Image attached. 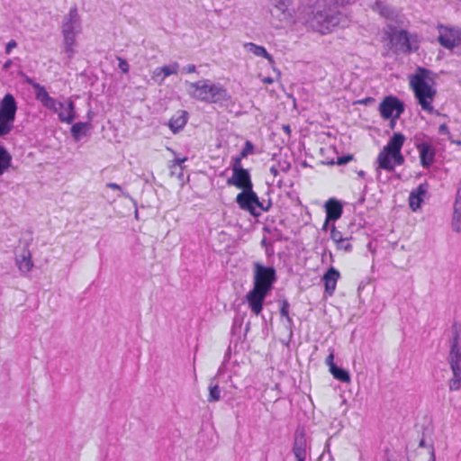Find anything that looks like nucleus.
I'll use <instances>...</instances> for the list:
<instances>
[{
    "label": "nucleus",
    "instance_id": "1",
    "mask_svg": "<svg viewBox=\"0 0 461 461\" xmlns=\"http://www.w3.org/2000/svg\"><path fill=\"white\" fill-rule=\"evenodd\" d=\"M341 3L343 0H340ZM339 0H324L318 3L312 11L308 19L309 25L315 32L326 34L331 30L346 22L345 15L338 9Z\"/></svg>",
    "mask_w": 461,
    "mask_h": 461
},
{
    "label": "nucleus",
    "instance_id": "2",
    "mask_svg": "<svg viewBox=\"0 0 461 461\" xmlns=\"http://www.w3.org/2000/svg\"><path fill=\"white\" fill-rule=\"evenodd\" d=\"M17 112V103L14 96L7 93L0 101V137L8 135L14 129ZM12 156L9 151L0 145V176L8 171L12 166Z\"/></svg>",
    "mask_w": 461,
    "mask_h": 461
},
{
    "label": "nucleus",
    "instance_id": "3",
    "mask_svg": "<svg viewBox=\"0 0 461 461\" xmlns=\"http://www.w3.org/2000/svg\"><path fill=\"white\" fill-rule=\"evenodd\" d=\"M430 73L431 71L429 69L418 67L415 74L411 75L410 77V86L421 109L430 114L439 115V113L432 106L437 90L428 82Z\"/></svg>",
    "mask_w": 461,
    "mask_h": 461
},
{
    "label": "nucleus",
    "instance_id": "4",
    "mask_svg": "<svg viewBox=\"0 0 461 461\" xmlns=\"http://www.w3.org/2000/svg\"><path fill=\"white\" fill-rule=\"evenodd\" d=\"M452 338L449 341V353L447 363L452 372V377L447 385L450 392H456L461 388V326L457 322L452 325Z\"/></svg>",
    "mask_w": 461,
    "mask_h": 461
},
{
    "label": "nucleus",
    "instance_id": "5",
    "mask_svg": "<svg viewBox=\"0 0 461 461\" xmlns=\"http://www.w3.org/2000/svg\"><path fill=\"white\" fill-rule=\"evenodd\" d=\"M82 25L80 16L77 6L70 8L68 14L64 17L61 25V33L63 36L64 52L67 59H73L77 45V36L81 33Z\"/></svg>",
    "mask_w": 461,
    "mask_h": 461
},
{
    "label": "nucleus",
    "instance_id": "6",
    "mask_svg": "<svg viewBox=\"0 0 461 461\" xmlns=\"http://www.w3.org/2000/svg\"><path fill=\"white\" fill-rule=\"evenodd\" d=\"M253 287L269 293L276 282V270L272 266H265L257 261L253 263Z\"/></svg>",
    "mask_w": 461,
    "mask_h": 461
},
{
    "label": "nucleus",
    "instance_id": "7",
    "mask_svg": "<svg viewBox=\"0 0 461 461\" xmlns=\"http://www.w3.org/2000/svg\"><path fill=\"white\" fill-rule=\"evenodd\" d=\"M258 199L259 197L253 188H249L239 193L235 202L241 210L249 212L254 217H259L260 212L257 210Z\"/></svg>",
    "mask_w": 461,
    "mask_h": 461
},
{
    "label": "nucleus",
    "instance_id": "8",
    "mask_svg": "<svg viewBox=\"0 0 461 461\" xmlns=\"http://www.w3.org/2000/svg\"><path fill=\"white\" fill-rule=\"evenodd\" d=\"M379 111L381 116L385 120H388L394 115L395 117H400L404 112V104L398 97L389 95L384 97L380 103Z\"/></svg>",
    "mask_w": 461,
    "mask_h": 461
},
{
    "label": "nucleus",
    "instance_id": "9",
    "mask_svg": "<svg viewBox=\"0 0 461 461\" xmlns=\"http://www.w3.org/2000/svg\"><path fill=\"white\" fill-rule=\"evenodd\" d=\"M390 41L392 44L402 53H411L418 50V46H412L411 35L406 30L393 32Z\"/></svg>",
    "mask_w": 461,
    "mask_h": 461
},
{
    "label": "nucleus",
    "instance_id": "10",
    "mask_svg": "<svg viewBox=\"0 0 461 461\" xmlns=\"http://www.w3.org/2000/svg\"><path fill=\"white\" fill-rule=\"evenodd\" d=\"M415 147L419 152L420 163L421 167L428 169L435 161L436 149L431 142L419 141L416 140Z\"/></svg>",
    "mask_w": 461,
    "mask_h": 461
},
{
    "label": "nucleus",
    "instance_id": "11",
    "mask_svg": "<svg viewBox=\"0 0 461 461\" xmlns=\"http://www.w3.org/2000/svg\"><path fill=\"white\" fill-rule=\"evenodd\" d=\"M185 85L187 86V93L192 98L207 103L209 98L208 88H210L211 86L210 80L203 79L196 82L186 81Z\"/></svg>",
    "mask_w": 461,
    "mask_h": 461
},
{
    "label": "nucleus",
    "instance_id": "12",
    "mask_svg": "<svg viewBox=\"0 0 461 461\" xmlns=\"http://www.w3.org/2000/svg\"><path fill=\"white\" fill-rule=\"evenodd\" d=\"M373 10L378 13L381 16L388 20L393 21L399 25H402L404 23V15L402 14L398 10L385 4L383 1H375V5H373Z\"/></svg>",
    "mask_w": 461,
    "mask_h": 461
},
{
    "label": "nucleus",
    "instance_id": "13",
    "mask_svg": "<svg viewBox=\"0 0 461 461\" xmlns=\"http://www.w3.org/2000/svg\"><path fill=\"white\" fill-rule=\"evenodd\" d=\"M267 294V292L255 287L246 294V301L255 315H258L262 312L264 302Z\"/></svg>",
    "mask_w": 461,
    "mask_h": 461
},
{
    "label": "nucleus",
    "instance_id": "14",
    "mask_svg": "<svg viewBox=\"0 0 461 461\" xmlns=\"http://www.w3.org/2000/svg\"><path fill=\"white\" fill-rule=\"evenodd\" d=\"M227 185L229 186H236L239 189L246 190L253 188V183L251 181L250 173L248 169H243L232 173L231 177L227 179Z\"/></svg>",
    "mask_w": 461,
    "mask_h": 461
},
{
    "label": "nucleus",
    "instance_id": "15",
    "mask_svg": "<svg viewBox=\"0 0 461 461\" xmlns=\"http://www.w3.org/2000/svg\"><path fill=\"white\" fill-rule=\"evenodd\" d=\"M61 106L57 105L55 109H51L54 113H58L60 122L72 123L76 119L75 104L70 99L65 102H58Z\"/></svg>",
    "mask_w": 461,
    "mask_h": 461
},
{
    "label": "nucleus",
    "instance_id": "16",
    "mask_svg": "<svg viewBox=\"0 0 461 461\" xmlns=\"http://www.w3.org/2000/svg\"><path fill=\"white\" fill-rule=\"evenodd\" d=\"M208 95V104H223L230 101L231 96L227 89L221 84H211Z\"/></svg>",
    "mask_w": 461,
    "mask_h": 461
},
{
    "label": "nucleus",
    "instance_id": "17",
    "mask_svg": "<svg viewBox=\"0 0 461 461\" xmlns=\"http://www.w3.org/2000/svg\"><path fill=\"white\" fill-rule=\"evenodd\" d=\"M293 453L297 461H305L306 457V436L303 429H297L294 433Z\"/></svg>",
    "mask_w": 461,
    "mask_h": 461
},
{
    "label": "nucleus",
    "instance_id": "18",
    "mask_svg": "<svg viewBox=\"0 0 461 461\" xmlns=\"http://www.w3.org/2000/svg\"><path fill=\"white\" fill-rule=\"evenodd\" d=\"M438 41L444 48L447 50H453L456 46L460 44L461 37L458 31L453 29H446L443 32L439 33Z\"/></svg>",
    "mask_w": 461,
    "mask_h": 461
},
{
    "label": "nucleus",
    "instance_id": "19",
    "mask_svg": "<svg viewBox=\"0 0 461 461\" xmlns=\"http://www.w3.org/2000/svg\"><path fill=\"white\" fill-rule=\"evenodd\" d=\"M189 119V113L185 110L176 111L170 118L167 125L170 131L176 134L180 132L186 125Z\"/></svg>",
    "mask_w": 461,
    "mask_h": 461
},
{
    "label": "nucleus",
    "instance_id": "20",
    "mask_svg": "<svg viewBox=\"0 0 461 461\" xmlns=\"http://www.w3.org/2000/svg\"><path fill=\"white\" fill-rule=\"evenodd\" d=\"M33 89L35 92L36 99L40 101L47 109H55L57 105H59L58 101L50 96L49 93L46 91L43 86L35 84L33 86ZM59 106H61V104H59Z\"/></svg>",
    "mask_w": 461,
    "mask_h": 461
},
{
    "label": "nucleus",
    "instance_id": "21",
    "mask_svg": "<svg viewBox=\"0 0 461 461\" xmlns=\"http://www.w3.org/2000/svg\"><path fill=\"white\" fill-rule=\"evenodd\" d=\"M324 207L328 221H336L341 217L343 212V206L339 200L335 198H330L325 203Z\"/></svg>",
    "mask_w": 461,
    "mask_h": 461
},
{
    "label": "nucleus",
    "instance_id": "22",
    "mask_svg": "<svg viewBox=\"0 0 461 461\" xmlns=\"http://www.w3.org/2000/svg\"><path fill=\"white\" fill-rule=\"evenodd\" d=\"M340 274L339 270L330 267L323 276V281L325 285V292L329 295H332L336 289L338 279L339 278Z\"/></svg>",
    "mask_w": 461,
    "mask_h": 461
},
{
    "label": "nucleus",
    "instance_id": "23",
    "mask_svg": "<svg viewBox=\"0 0 461 461\" xmlns=\"http://www.w3.org/2000/svg\"><path fill=\"white\" fill-rule=\"evenodd\" d=\"M272 9L270 13L273 16L277 17L279 20L285 19L290 16L288 7L291 4L290 0H271Z\"/></svg>",
    "mask_w": 461,
    "mask_h": 461
},
{
    "label": "nucleus",
    "instance_id": "24",
    "mask_svg": "<svg viewBox=\"0 0 461 461\" xmlns=\"http://www.w3.org/2000/svg\"><path fill=\"white\" fill-rule=\"evenodd\" d=\"M377 164L378 167L376 168L377 175H380L379 169H384L388 172H393L394 171V165L393 161V158L391 156L390 152H386L385 149H383V150L378 154L377 157Z\"/></svg>",
    "mask_w": 461,
    "mask_h": 461
},
{
    "label": "nucleus",
    "instance_id": "25",
    "mask_svg": "<svg viewBox=\"0 0 461 461\" xmlns=\"http://www.w3.org/2000/svg\"><path fill=\"white\" fill-rule=\"evenodd\" d=\"M405 141V136L401 132H394L384 147L386 152L393 153L401 151Z\"/></svg>",
    "mask_w": 461,
    "mask_h": 461
},
{
    "label": "nucleus",
    "instance_id": "26",
    "mask_svg": "<svg viewBox=\"0 0 461 461\" xmlns=\"http://www.w3.org/2000/svg\"><path fill=\"white\" fill-rule=\"evenodd\" d=\"M244 48L248 52H250L257 57L265 58L270 65L275 63L273 56L267 52L265 47L257 45L253 42H247L244 44Z\"/></svg>",
    "mask_w": 461,
    "mask_h": 461
},
{
    "label": "nucleus",
    "instance_id": "27",
    "mask_svg": "<svg viewBox=\"0 0 461 461\" xmlns=\"http://www.w3.org/2000/svg\"><path fill=\"white\" fill-rule=\"evenodd\" d=\"M91 127L90 122H79L72 125L70 131L73 139L76 141H79L83 137L86 136L87 130Z\"/></svg>",
    "mask_w": 461,
    "mask_h": 461
},
{
    "label": "nucleus",
    "instance_id": "28",
    "mask_svg": "<svg viewBox=\"0 0 461 461\" xmlns=\"http://www.w3.org/2000/svg\"><path fill=\"white\" fill-rule=\"evenodd\" d=\"M16 265L22 273L26 274V273L30 272L33 266V263L31 258L30 251L23 253L21 256V258H17Z\"/></svg>",
    "mask_w": 461,
    "mask_h": 461
},
{
    "label": "nucleus",
    "instance_id": "29",
    "mask_svg": "<svg viewBox=\"0 0 461 461\" xmlns=\"http://www.w3.org/2000/svg\"><path fill=\"white\" fill-rule=\"evenodd\" d=\"M333 377L339 382L342 383H349L350 382V375L348 370L338 366L337 365L331 366V370L330 371Z\"/></svg>",
    "mask_w": 461,
    "mask_h": 461
},
{
    "label": "nucleus",
    "instance_id": "30",
    "mask_svg": "<svg viewBox=\"0 0 461 461\" xmlns=\"http://www.w3.org/2000/svg\"><path fill=\"white\" fill-rule=\"evenodd\" d=\"M215 380V377L212 378L209 384V395L207 399L209 402H218L221 398V390Z\"/></svg>",
    "mask_w": 461,
    "mask_h": 461
},
{
    "label": "nucleus",
    "instance_id": "31",
    "mask_svg": "<svg viewBox=\"0 0 461 461\" xmlns=\"http://www.w3.org/2000/svg\"><path fill=\"white\" fill-rule=\"evenodd\" d=\"M178 68H179V64L177 62H173L169 65H166L161 68H156L155 74L157 76H158L160 73H163V75H164L163 78H165L168 76L176 74L178 71Z\"/></svg>",
    "mask_w": 461,
    "mask_h": 461
},
{
    "label": "nucleus",
    "instance_id": "32",
    "mask_svg": "<svg viewBox=\"0 0 461 461\" xmlns=\"http://www.w3.org/2000/svg\"><path fill=\"white\" fill-rule=\"evenodd\" d=\"M289 307L290 304L287 300L284 299L281 302V307H280V314L283 317H285L287 323L289 326H292L294 324L293 320L289 316Z\"/></svg>",
    "mask_w": 461,
    "mask_h": 461
},
{
    "label": "nucleus",
    "instance_id": "33",
    "mask_svg": "<svg viewBox=\"0 0 461 461\" xmlns=\"http://www.w3.org/2000/svg\"><path fill=\"white\" fill-rule=\"evenodd\" d=\"M422 202H423V198H421L411 192L410 196H409V204H410L411 209L413 212L417 211L420 207V204Z\"/></svg>",
    "mask_w": 461,
    "mask_h": 461
},
{
    "label": "nucleus",
    "instance_id": "34",
    "mask_svg": "<svg viewBox=\"0 0 461 461\" xmlns=\"http://www.w3.org/2000/svg\"><path fill=\"white\" fill-rule=\"evenodd\" d=\"M348 237H344L342 240H339L336 244V248L339 250H343L346 252H350L353 249L352 245L349 242Z\"/></svg>",
    "mask_w": 461,
    "mask_h": 461
},
{
    "label": "nucleus",
    "instance_id": "35",
    "mask_svg": "<svg viewBox=\"0 0 461 461\" xmlns=\"http://www.w3.org/2000/svg\"><path fill=\"white\" fill-rule=\"evenodd\" d=\"M253 150H254L253 143L251 141H249V140H247L245 142V145H244L243 149H241V151L240 153V156L241 158H246L249 154L253 153Z\"/></svg>",
    "mask_w": 461,
    "mask_h": 461
},
{
    "label": "nucleus",
    "instance_id": "36",
    "mask_svg": "<svg viewBox=\"0 0 461 461\" xmlns=\"http://www.w3.org/2000/svg\"><path fill=\"white\" fill-rule=\"evenodd\" d=\"M271 207H272V202H271L270 199L267 200V202L266 201H260L258 199L257 210H258L260 212V214L262 213V212H268Z\"/></svg>",
    "mask_w": 461,
    "mask_h": 461
},
{
    "label": "nucleus",
    "instance_id": "37",
    "mask_svg": "<svg viewBox=\"0 0 461 461\" xmlns=\"http://www.w3.org/2000/svg\"><path fill=\"white\" fill-rule=\"evenodd\" d=\"M453 216L461 217V195H460L459 192L457 193V195L456 197V201L454 203Z\"/></svg>",
    "mask_w": 461,
    "mask_h": 461
},
{
    "label": "nucleus",
    "instance_id": "38",
    "mask_svg": "<svg viewBox=\"0 0 461 461\" xmlns=\"http://www.w3.org/2000/svg\"><path fill=\"white\" fill-rule=\"evenodd\" d=\"M344 237L342 233L338 230L334 224H332L330 229V239L333 240L334 243H337L339 240H342Z\"/></svg>",
    "mask_w": 461,
    "mask_h": 461
},
{
    "label": "nucleus",
    "instance_id": "39",
    "mask_svg": "<svg viewBox=\"0 0 461 461\" xmlns=\"http://www.w3.org/2000/svg\"><path fill=\"white\" fill-rule=\"evenodd\" d=\"M391 156L393 158L394 167L401 166L404 163V158L401 151L391 153Z\"/></svg>",
    "mask_w": 461,
    "mask_h": 461
},
{
    "label": "nucleus",
    "instance_id": "40",
    "mask_svg": "<svg viewBox=\"0 0 461 461\" xmlns=\"http://www.w3.org/2000/svg\"><path fill=\"white\" fill-rule=\"evenodd\" d=\"M427 191H428V184L424 183V184H420L416 189L412 190L411 193L423 198V196L425 195Z\"/></svg>",
    "mask_w": 461,
    "mask_h": 461
},
{
    "label": "nucleus",
    "instance_id": "41",
    "mask_svg": "<svg viewBox=\"0 0 461 461\" xmlns=\"http://www.w3.org/2000/svg\"><path fill=\"white\" fill-rule=\"evenodd\" d=\"M242 158H241L240 155L232 158V173L235 172V170L240 171L244 169L241 166Z\"/></svg>",
    "mask_w": 461,
    "mask_h": 461
},
{
    "label": "nucleus",
    "instance_id": "42",
    "mask_svg": "<svg viewBox=\"0 0 461 461\" xmlns=\"http://www.w3.org/2000/svg\"><path fill=\"white\" fill-rule=\"evenodd\" d=\"M354 159V156L352 154H347L340 157H338L337 158V164L339 166L346 165L349 161Z\"/></svg>",
    "mask_w": 461,
    "mask_h": 461
},
{
    "label": "nucleus",
    "instance_id": "43",
    "mask_svg": "<svg viewBox=\"0 0 461 461\" xmlns=\"http://www.w3.org/2000/svg\"><path fill=\"white\" fill-rule=\"evenodd\" d=\"M452 229L454 231L456 232H460L461 231V217H455V216H452Z\"/></svg>",
    "mask_w": 461,
    "mask_h": 461
},
{
    "label": "nucleus",
    "instance_id": "44",
    "mask_svg": "<svg viewBox=\"0 0 461 461\" xmlns=\"http://www.w3.org/2000/svg\"><path fill=\"white\" fill-rule=\"evenodd\" d=\"M106 186L108 188H111V189H113V190H119L121 192V195L123 196V197H130L129 194L125 193L122 189V187L118 184H116V183H112V182L107 183Z\"/></svg>",
    "mask_w": 461,
    "mask_h": 461
},
{
    "label": "nucleus",
    "instance_id": "45",
    "mask_svg": "<svg viewBox=\"0 0 461 461\" xmlns=\"http://www.w3.org/2000/svg\"><path fill=\"white\" fill-rule=\"evenodd\" d=\"M118 60H119V68L122 70V72L128 73L129 69H130V65L126 61V59L118 58Z\"/></svg>",
    "mask_w": 461,
    "mask_h": 461
},
{
    "label": "nucleus",
    "instance_id": "46",
    "mask_svg": "<svg viewBox=\"0 0 461 461\" xmlns=\"http://www.w3.org/2000/svg\"><path fill=\"white\" fill-rule=\"evenodd\" d=\"M17 47V42L14 40H11L5 46V53L10 54L12 50Z\"/></svg>",
    "mask_w": 461,
    "mask_h": 461
},
{
    "label": "nucleus",
    "instance_id": "47",
    "mask_svg": "<svg viewBox=\"0 0 461 461\" xmlns=\"http://www.w3.org/2000/svg\"><path fill=\"white\" fill-rule=\"evenodd\" d=\"M438 133L443 135H450V131L448 130V127L446 123H442L438 127Z\"/></svg>",
    "mask_w": 461,
    "mask_h": 461
},
{
    "label": "nucleus",
    "instance_id": "48",
    "mask_svg": "<svg viewBox=\"0 0 461 461\" xmlns=\"http://www.w3.org/2000/svg\"><path fill=\"white\" fill-rule=\"evenodd\" d=\"M429 457L428 461H436L435 449H434V447L432 444L429 445ZM408 461H411V460L408 459Z\"/></svg>",
    "mask_w": 461,
    "mask_h": 461
},
{
    "label": "nucleus",
    "instance_id": "49",
    "mask_svg": "<svg viewBox=\"0 0 461 461\" xmlns=\"http://www.w3.org/2000/svg\"><path fill=\"white\" fill-rule=\"evenodd\" d=\"M333 360H334V355H333V353H330V354L326 357V360H325L326 365H327V366H329V369H330V371L331 370V366H332V365H336V364L334 363V361H333Z\"/></svg>",
    "mask_w": 461,
    "mask_h": 461
},
{
    "label": "nucleus",
    "instance_id": "50",
    "mask_svg": "<svg viewBox=\"0 0 461 461\" xmlns=\"http://www.w3.org/2000/svg\"><path fill=\"white\" fill-rule=\"evenodd\" d=\"M183 71L186 73H194L196 71V67L194 64H188L183 68Z\"/></svg>",
    "mask_w": 461,
    "mask_h": 461
},
{
    "label": "nucleus",
    "instance_id": "51",
    "mask_svg": "<svg viewBox=\"0 0 461 461\" xmlns=\"http://www.w3.org/2000/svg\"><path fill=\"white\" fill-rule=\"evenodd\" d=\"M269 171L274 176H276L279 174V170L277 167L275 165L269 168Z\"/></svg>",
    "mask_w": 461,
    "mask_h": 461
},
{
    "label": "nucleus",
    "instance_id": "52",
    "mask_svg": "<svg viewBox=\"0 0 461 461\" xmlns=\"http://www.w3.org/2000/svg\"><path fill=\"white\" fill-rule=\"evenodd\" d=\"M397 118H398V117H395V115L390 118V119H391V121H390V122H389V127H390L391 129H394V128H395V125H396V119H397Z\"/></svg>",
    "mask_w": 461,
    "mask_h": 461
},
{
    "label": "nucleus",
    "instance_id": "53",
    "mask_svg": "<svg viewBox=\"0 0 461 461\" xmlns=\"http://www.w3.org/2000/svg\"><path fill=\"white\" fill-rule=\"evenodd\" d=\"M281 169L285 172H287L290 169V164L284 162V165L281 167Z\"/></svg>",
    "mask_w": 461,
    "mask_h": 461
},
{
    "label": "nucleus",
    "instance_id": "54",
    "mask_svg": "<svg viewBox=\"0 0 461 461\" xmlns=\"http://www.w3.org/2000/svg\"><path fill=\"white\" fill-rule=\"evenodd\" d=\"M26 82H27L31 86H32V87H33V86H34L35 84H38V83H37V82H35L32 78H30V77H27V78H26Z\"/></svg>",
    "mask_w": 461,
    "mask_h": 461
},
{
    "label": "nucleus",
    "instance_id": "55",
    "mask_svg": "<svg viewBox=\"0 0 461 461\" xmlns=\"http://www.w3.org/2000/svg\"><path fill=\"white\" fill-rule=\"evenodd\" d=\"M330 221H328V218L326 217L325 221H324L323 226H322V230H328Z\"/></svg>",
    "mask_w": 461,
    "mask_h": 461
},
{
    "label": "nucleus",
    "instance_id": "56",
    "mask_svg": "<svg viewBox=\"0 0 461 461\" xmlns=\"http://www.w3.org/2000/svg\"><path fill=\"white\" fill-rule=\"evenodd\" d=\"M11 65H12V60L8 59V60L5 61V63L4 64L3 68L5 69H7V68H9L11 67Z\"/></svg>",
    "mask_w": 461,
    "mask_h": 461
},
{
    "label": "nucleus",
    "instance_id": "57",
    "mask_svg": "<svg viewBox=\"0 0 461 461\" xmlns=\"http://www.w3.org/2000/svg\"><path fill=\"white\" fill-rule=\"evenodd\" d=\"M419 447H427V444H426V441H425V439H424V438H421V439L420 440V442H419Z\"/></svg>",
    "mask_w": 461,
    "mask_h": 461
},
{
    "label": "nucleus",
    "instance_id": "58",
    "mask_svg": "<svg viewBox=\"0 0 461 461\" xmlns=\"http://www.w3.org/2000/svg\"><path fill=\"white\" fill-rule=\"evenodd\" d=\"M357 175H358L360 177L364 178V177L366 176V172H365V171H363V170H360V171H358V172H357Z\"/></svg>",
    "mask_w": 461,
    "mask_h": 461
},
{
    "label": "nucleus",
    "instance_id": "59",
    "mask_svg": "<svg viewBox=\"0 0 461 461\" xmlns=\"http://www.w3.org/2000/svg\"><path fill=\"white\" fill-rule=\"evenodd\" d=\"M283 129L285 132L289 133L290 132V126L289 125H284L283 126Z\"/></svg>",
    "mask_w": 461,
    "mask_h": 461
},
{
    "label": "nucleus",
    "instance_id": "60",
    "mask_svg": "<svg viewBox=\"0 0 461 461\" xmlns=\"http://www.w3.org/2000/svg\"><path fill=\"white\" fill-rule=\"evenodd\" d=\"M264 82H266V83H272V82H273V79H272V78H270V77H266V78L264 79Z\"/></svg>",
    "mask_w": 461,
    "mask_h": 461
},
{
    "label": "nucleus",
    "instance_id": "61",
    "mask_svg": "<svg viewBox=\"0 0 461 461\" xmlns=\"http://www.w3.org/2000/svg\"><path fill=\"white\" fill-rule=\"evenodd\" d=\"M92 113H93V112L91 110L87 113V117H88L89 121L92 119Z\"/></svg>",
    "mask_w": 461,
    "mask_h": 461
},
{
    "label": "nucleus",
    "instance_id": "62",
    "mask_svg": "<svg viewBox=\"0 0 461 461\" xmlns=\"http://www.w3.org/2000/svg\"><path fill=\"white\" fill-rule=\"evenodd\" d=\"M185 160H186V158H184L182 159H176V163L180 164V163L184 162Z\"/></svg>",
    "mask_w": 461,
    "mask_h": 461
},
{
    "label": "nucleus",
    "instance_id": "63",
    "mask_svg": "<svg viewBox=\"0 0 461 461\" xmlns=\"http://www.w3.org/2000/svg\"><path fill=\"white\" fill-rule=\"evenodd\" d=\"M261 245H262V246H266V245H267V240H266V239H265V238L262 240V241H261Z\"/></svg>",
    "mask_w": 461,
    "mask_h": 461
},
{
    "label": "nucleus",
    "instance_id": "64",
    "mask_svg": "<svg viewBox=\"0 0 461 461\" xmlns=\"http://www.w3.org/2000/svg\"><path fill=\"white\" fill-rule=\"evenodd\" d=\"M364 201H365V198H364V197H362V198H360V199L358 200V203H362Z\"/></svg>",
    "mask_w": 461,
    "mask_h": 461
}]
</instances>
